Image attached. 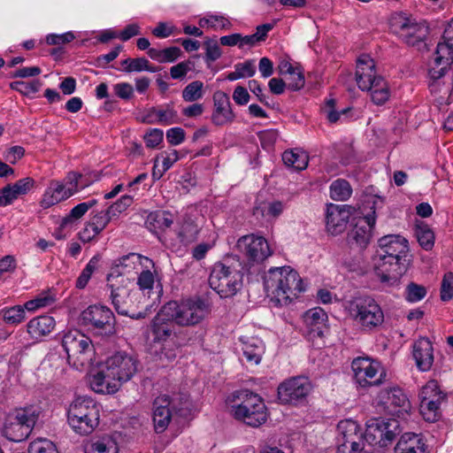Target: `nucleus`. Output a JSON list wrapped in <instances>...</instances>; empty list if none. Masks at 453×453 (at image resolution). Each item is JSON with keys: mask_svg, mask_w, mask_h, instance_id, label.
<instances>
[{"mask_svg": "<svg viewBox=\"0 0 453 453\" xmlns=\"http://www.w3.org/2000/svg\"><path fill=\"white\" fill-rule=\"evenodd\" d=\"M233 416L252 427H258L267 420V410L262 397L249 390H236L232 394Z\"/></svg>", "mask_w": 453, "mask_h": 453, "instance_id": "obj_2", "label": "nucleus"}, {"mask_svg": "<svg viewBox=\"0 0 453 453\" xmlns=\"http://www.w3.org/2000/svg\"><path fill=\"white\" fill-rule=\"evenodd\" d=\"M349 208L346 205L330 203L326 209V225L327 231L336 235L344 231L349 219Z\"/></svg>", "mask_w": 453, "mask_h": 453, "instance_id": "obj_25", "label": "nucleus"}, {"mask_svg": "<svg viewBox=\"0 0 453 453\" xmlns=\"http://www.w3.org/2000/svg\"><path fill=\"white\" fill-rule=\"evenodd\" d=\"M235 248L252 263L263 262L272 253L267 241L262 236L253 234L241 237Z\"/></svg>", "mask_w": 453, "mask_h": 453, "instance_id": "obj_20", "label": "nucleus"}, {"mask_svg": "<svg viewBox=\"0 0 453 453\" xmlns=\"http://www.w3.org/2000/svg\"><path fill=\"white\" fill-rule=\"evenodd\" d=\"M235 119L229 96L218 90L213 94V111L211 116V122L217 127L231 124Z\"/></svg>", "mask_w": 453, "mask_h": 453, "instance_id": "obj_24", "label": "nucleus"}, {"mask_svg": "<svg viewBox=\"0 0 453 453\" xmlns=\"http://www.w3.org/2000/svg\"><path fill=\"white\" fill-rule=\"evenodd\" d=\"M154 275L150 270L142 271L137 280V284L141 289H152L154 286Z\"/></svg>", "mask_w": 453, "mask_h": 453, "instance_id": "obj_63", "label": "nucleus"}, {"mask_svg": "<svg viewBox=\"0 0 453 453\" xmlns=\"http://www.w3.org/2000/svg\"><path fill=\"white\" fill-rule=\"evenodd\" d=\"M426 288L415 282H411L405 289V298L408 302L416 303L422 300L426 296Z\"/></svg>", "mask_w": 453, "mask_h": 453, "instance_id": "obj_51", "label": "nucleus"}, {"mask_svg": "<svg viewBox=\"0 0 453 453\" xmlns=\"http://www.w3.org/2000/svg\"><path fill=\"white\" fill-rule=\"evenodd\" d=\"M203 47L205 50L204 61L208 66L217 59H219L222 51L216 39L207 37L203 42Z\"/></svg>", "mask_w": 453, "mask_h": 453, "instance_id": "obj_45", "label": "nucleus"}, {"mask_svg": "<svg viewBox=\"0 0 453 453\" xmlns=\"http://www.w3.org/2000/svg\"><path fill=\"white\" fill-rule=\"evenodd\" d=\"M311 388V383L307 377H292L279 385L278 399L282 404L297 405L306 400Z\"/></svg>", "mask_w": 453, "mask_h": 453, "instance_id": "obj_14", "label": "nucleus"}, {"mask_svg": "<svg viewBox=\"0 0 453 453\" xmlns=\"http://www.w3.org/2000/svg\"><path fill=\"white\" fill-rule=\"evenodd\" d=\"M0 312L3 314L4 321L10 325H18L21 323L26 317L25 309L21 305L5 308Z\"/></svg>", "mask_w": 453, "mask_h": 453, "instance_id": "obj_43", "label": "nucleus"}, {"mask_svg": "<svg viewBox=\"0 0 453 453\" xmlns=\"http://www.w3.org/2000/svg\"><path fill=\"white\" fill-rule=\"evenodd\" d=\"M356 81L362 90L371 91L372 102L377 105L385 104L389 97L387 82L383 77L376 75L375 64L368 55L357 59Z\"/></svg>", "mask_w": 453, "mask_h": 453, "instance_id": "obj_4", "label": "nucleus"}, {"mask_svg": "<svg viewBox=\"0 0 453 453\" xmlns=\"http://www.w3.org/2000/svg\"><path fill=\"white\" fill-rule=\"evenodd\" d=\"M372 213H367L364 218L359 219L354 227L348 233V242L350 245H357L365 249L370 242L372 231L375 225V210L372 207Z\"/></svg>", "mask_w": 453, "mask_h": 453, "instance_id": "obj_23", "label": "nucleus"}, {"mask_svg": "<svg viewBox=\"0 0 453 453\" xmlns=\"http://www.w3.org/2000/svg\"><path fill=\"white\" fill-rule=\"evenodd\" d=\"M193 64L190 61H183L170 69V74L173 79H183L187 73L192 69Z\"/></svg>", "mask_w": 453, "mask_h": 453, "instance_id": "obj_56", "label": "nucleus"}, {"mask_svg": "<svg viewBox=\"0 0 453 453\" xmlns=\"http://www.w3.org/2000/svg\"><path fill=\"white\" fill-rule=\"evenodd\" d=\"M304 83V75L302 69L299 67L289 75L287 85L289 90L297 91L303 88Z\"/></svg>", "mask_w": 453, "mask_h": 453, "instance_id": "obj_55", "label": "nucleus"}, {"mask_svg": "<svg viewBox=\"0 0 453 453\" xmlns=\"http://www.w3.org/2000/svg\"><path fill=\"white\" fill-rule=\"evenodd\" d=\"M141 122L145 124L173 125L178 122L177 111L172 104H166L161 108L150 107L141 117Z\"/></svg>", "mask_w": 453, "mask_h": 453, "instance_id": "obj_28", "label": "nucleus"}, {"mask_svg": "<svg viewBox=\"0 0 453 453\" xmlns=\"http://www.w3.org/2000/svg\"><path fill=\"white\" fill-rule=\"evenodd\" d=\"M87 207L88 206L83 205L82 203L74 206L70 212L62 219L58 231H63L67 228L71 229L73 225L85 215Z\"/></svg>", "mask_w": 453, "mask_h": 453, "instance_id": "obj_42", "label": "nucleus"}, {"mask_svg": "<svg viewBox=\"0 0 453 453\" xmlns=\"http://www.w3.org/2000/svg\"><path fill=\"white\" fill-rule=\"evenodd\" d=\"M99 406L87 396L75 398L67 411L68 424L81 435L91 434L99 425Z\"/></svg>", "mask_w": 453, "mask_h": 453, "instance_id": "obj_6", "label": "nucleus"}, {"mask_svg": "<svg viewBox=\"0 0 453 453\" xmlns=\"http://www.w3.org/2000/svg\"><path fill=\"white\" fill-rule=\"evenodd\" d=\"M441 63L446 65L453 63V42L443 40L437 44L434 64L439 66Z\"/></svg>", "mask_w": 453, "mask_h": 453, "instance_id": "obj_41", "label": "nucleus"}, {"mask_svg": "<svg viewBox=\"0 0 453 453\" xmlns=\"http://www.w3.org/2000/svg\"><path fill=\"white\" fill-rule=\"evenodd\" d=\"M203 84L200 81L190 82L182 91V98L186 102H195L203 97Z\"/></svg>", "mask_w": 453, "mask_h": 453, "instance_id": "obj_47", "label": "nucleus"}, {"mask_svg": "<svg viewBox=\"0 0 453 453\" xmlns=\"http://www.w3.org/2000/svg\"><path fill=\"white\" fill-rule=\"evenodd\" d=\"M28 453H58V451L52 441L38 438L29 444Z\"/></svg>", "mask_w": 453, "mask_h": 453, "instance_id": "obj_48", "label": "nucleus"}, {"mask_svg": "<svg viewBox=\"0 0 453 453\" xmlns=\"http://www.w3.org/2000/svg\"><path fill=\"white\" fill-rule=\"evenodd\" d=\"M415 234L419 245L426 250H430L434 244V234L431 228L421 222L416 225Z\"/></svg>", "mask_w": 453, "mask_h": 453, "instance_id": "obj_40", "label": "nucleus"}, {"mask_svg": "<svg viewBox=\"0 0 453 453\" xmlns=\"http://www.w3.org/2000/svg\"><path fill=\"white\" fill-rule=\"evenodd\" d=\"M400 433L399 422L395 418H372L366 422L365 440L370 444L386 446Z\"/></svg>", "mask_w": 453, "mask_h": 453, "instance_id": "obj_13", "label": "nucleus"}, {"mask_svg": "<svg viewBox=\"0 0 453 453\" xmlns=\"http://www.w3.org/2000/svg\"><path fill=\"white\" fill-rule=\"evenodd\" d=\"M163 137L164 133L161 129L153 128L144 135V140L147 147L155 148L163 141Z\"/></svg>", "mask_w": 453, "mask_h": 453, "instance_id": "obj_61", "label": "nucleus"}, {"mask_svg": "<svg viewBox=\"0 0 453 453\" xmlns=\"http://www.w3.org/2000/svg\"><path fill=\"white\" fill-rule=\"evenodd\" d=\"M174 217L167 211H157L150 212L146 219L145 225L152 233L158 234L170 228L173 224Z\"/></svg>", "mask_w": 453, "mask_h": 453, "instance_id": "obj_35", "label": "nucleus"}, {"mask_svg": "<svg viewBox=\"0 0 453 453\" xmlns=\"http://www.w3.org/2000/svg\"><path fill=\"white\" fill-rule=\"evenodd\" d=\"M35 183L33 178L26 177L13 184H7L0 189V206L10 205L19 196L27 195L35 187Z\"/></svg>", "mask_w": 453, "mask_h": 453, "instance_id": "obj_26", "label": "nucleus"}, {"mask_svg": "<svg viewBox=\"0 0 453 453\" xmlns=\"http://www.w3.org/2000/svg\"><path fill=\"white\" fill-rule=\"evenodd\" d=\"M53 303V298L50 296H41L37 297L34 300L27 301L24 304V309L33 311H35L38 308L45 307Z\"/></svg>", "mask_w": 453, "mask_h": 453, "instance_id": "obj_62", "label": "nucleus"}, {"mask_svg": "<svg viewBox=\"0 0 453 453\" xmlns=\"http://www.w3.org/2000/svg\"><path fill=\"white\" fill-rule=\"evenodd\" d=\"M170 409L180 416H184L189 411L188 396L185 394H178L170 396Z\"/></svg>", "mask_w": 453, "mask_h": 453, "instance_id": "obj_46", "label": "nucleus"}, {"mask_svg": "<svg viewBox=\"0 0 453 453\" xmlns=\"http://www.w3.org/2000/svg\"><path fill=\"white\" fill-rule=\"evenodd\" d=\"M117 273V275H114L113 272L107 276V286L111 288V303L119 314L130 315V311L134 306V299L138 292L128 288L126 282L128 279L121 278L119 280L120 273Z\"/></svg>", "mask_w": 453, "mask_h": 453, "instance_id": "obj_12", "label": "nucleus"}, {"mask_svg": "<svg viewBox=\"0 0 453 453\" xmlns=\"http://www.w3.org/2000/svg\"><path fill=\"white\" fill-rule=\"evenodd\" d=\"M264 287L276 306L288 305L304 290L298 273L289 266L271 268L264 277Z\"/></svg>", "mask_w": 453, "mask_h": 453, "instance_id": "obj_1", "label": "nucleus"}, {"mask_svg": "<svg viewBox=\"0 0 453 453\" xmlns=\"http://www.w3.org/2000/svg\"><path fill=\"white\" fill-rule=\"evenodd\" d=\"M411 265L410 257H395L394 260H379L375 273L381 283L386 286L397 285Z\"/></svg>", "mask_w": 453, "mask_h": 453, "instance_id": "obj_19", "label": "nucleus"}, {"mask_svg": "<svg viewBox=\"0 0 453 453\" xmlns=\"http://www.w3.org/2000/svg\"><path fill=\"white\" fill-rule=\"evenodd\" d=\"M209 285L220 297H231L242 288V273L239 269L227 265L226 260L218 262L211 269Z\"/></svg>", "mask_w": 453, "mask_h": 453, "instance_id": "obj_9", "label": "nucleus"}, {"mask_svg": "<svg viewBox=\"0 0 453 453\" xmlns=\"http://www.w3.org/2000/svg\"><path fill=\"white\" fill-rule=\"evenodd\" d=\"M153 423L157 433H163L168 426L173 411L170 409V396L163 395L157 397L153 403Z\"/></svg>", "mask_w": 453, "mask_h": 453, "instance_id": "obj_27", "label": "nucleus"}, {"mask_svg": "<svg viewBox=\"0 0 453 453\" xmlns=\"http://www.w3.org/2000/svg\"><path fill=\"white\" fill-rule=\"evenodd\" d=\"M72 196V191L66 189V186L63 183L54 180L51 181L49 188L45 191L42 206L49 208Z\"/></svg>", "mask_w": 453, "mask_h": 453, "instance_id": "obj_36", "label": "nucleus"}, {"mask_svg": "<svg viewBox=\"0 0 453 453\" xmlns=\"http://www.w3.org/2000/svg\"><path fill=\"white\" fill-rule=\"evenodd\" d=\"M115 94L121 99L128 100L134 96L133 86L127 82L118 83L114 86Z\"/></svg>", "mask_w": 453, "mask_h": 453, "instance_id": "obj_64", "label": "nucleus"}, {"mask_svg": "<svg viewBox=\"0 0 453 453\" xmlns=\"http://www.w3.org/2000/svg\"><path fill=\"white\" fill-rule=\"evenodd\" d=\"M175 321L165 311V305L155 316L151 323L152 334L157 342H165L174 333Z\"/></svg>", "mask_w": 453, "mask_h": 453, "instance_id": "obj_29", "label": "nucleus"}, {"mask_svg": "<svg viewBox=\"0 0 453 453\" xmlns=\"http://www.w3.org/2000/svg\"><path fill=\"white\" fill-rule=\"evenodd\" d=\"M395 453H428L421 434L414 433L403 434L395 447Z\"/></svg>", "mask_w": 453, "mask_h": 453, "instance_id": "obj_32", "label": "nucleus"}, {"mask_svg": "<svg viewBox=\"0 0 453 453\" xmlns=\"http://www.w3.org/2000/svg\"><path fill=\"white\" fill-rule=\"evenodd\" d=\"M351 368L356 382L362 388L378 386L382 382V372L380 378L375 379L380 368L379 362L373 361L369 357H358L352 361Z\"/></svg>", "mask_w": 453, "mask_h": 453, "instance_id": "obj_21", "label": "nucleus"}, {"mask_svg": "<svg viewBox=\"0 0 453 453\" xmlns=\"http://www.w3.org/2000/svg\"><path fill=\"white\" fill-rule=\"evenodd\" d=\"M112 217L108 213V210L97 212L88 221V226H91L95 234H100L109 224Z\"/></svg>", "mask_w": 453, "mask_h": 453, "instance_id": "obj_49", "label": "nucleus"}, {"mask_svg": "<svg viewBox=\"0 0 453 453\" xmlns=\"http://www.w3.org/2000/svg\"><path fill=\"white\" fill-rule=\"evenodd\" d=\"M392 32L405 44L415 47L420 51L429 50L426 39L429 35V27L423 23L407 17L403 13H395L390 21Z\"/></svg>", "mask_w": 453, "mask_h": 453, "instance_id": "obj_7", "label": "nucleus"}, {"mask_svg": "<svg viewBox=\"0 0 453 453\" xmlns=\"http://www.w3.org/2000/svg\"><path fill=\"white\" fill-rule=\"evenodd\" d=\"M81 324L95 335L111 337L116 334L113 312L104 305H89L81 314Z\"/></svg>", "mask_w": 453, "mask_h": 453, "instance_id": "obj_11", "label": "nucleus"}, {"mask_svg": "<svg viewBox=\"0 0 453 453\" xmlns=\"http://www.w3.org/2000/svg\"><path fill=\"white\" fill-rule=\"evenodd\" d=\"M165 311L172 317L176 325L192 326L201 323L211 311L207 300L195 296L181 300L170 301L165 304Z\"/></svg>", "mask_w": 453, "mask_h": 453, "instance_id": "obj_5", "label": "nucleus"}, {"mask_svg": "<svg viewBox=\"0 0 453 453\" xmlns=\"http://www.w3.org/2000/svg\"><path fill=\"white\" fill-rule=\"evenodd\" d=\"M89 453H119V448L115 441L109 437H104L91 443Z\"/></svg>", "mask_w": 453, "mask_h": 453, "instance_id": "obj_44", "label": "nucleus"}, {"mask_svg": "<svg viewBox=\"0 0 453 453\" xmlns=\"http://www.w3.org/2000/svg\"><path fill=\"white\" fill-rule=\"evenodd\" d=\"M243 355L247 361L257 365L261 361L264 347L262 342L257 338H251L244 342L242 348Z\"/></svg>", "mask_w": 453, "mask_h": 453, "instance_id": "obj_37", "label": "nucleus"}, {"mask_svg": "<svg viewBox=\"0 0 453 453\" xmlns=\"http://www.w3.org/2000/svg\"><path fill=\"white\" fill-rule=\"evenodd\" d=\"M445 398L446 394L440 389L436 380H431L422 387L419 393L420 411L426 421L434 422L439 418L440 405Z\"/></svg>", "mask_w": 453, "mask_h": 453, "instance_id": "obj_16", "label": "nucleus"}, {"mask_svg": "<svg viewBox=\"0 0 453 453\" xmlns=\"http://www.w3.org/2000/svg\"><path fill=\"white\" fill-rule=\"evenodd\" d=\"M304 323L308 328L310 337H323L326 329L327 315L320 307L310 309L304 313Z\"/></svg>", "mask_w": 453, "mask_h": 453, "instance_id": "obj_31", "label": "nucleus"}, {"mask_svg": "<svg viewBox=\"0 0 453 453\" xmlns=\"http://www.w3.org/2000/svg\"><path fill=\"white\" fill-rule=\"evenodd\" d=\"M278 132L273 129L265 130L259 134V140L264 149L268 150L273 146L278 139Z\"/></svg>", "mask_w": 453, "mask_h": 453, "instance_id": "obj_59", "label": "nucleus"}, {"mask_svg": "<svg viewBox=\"0 0 453 453\" xmlns=\"http://www.w3.org/2000/svg\"><path fill=\"white\" fill-rule=\"evenodd\" d=\"M413 357L418 368L422 372L429 371L434 363V348L427 338H420L413 345Z\"/></svg>", "mask_w": 453, "mask_h": 453, "instance_id": "obj_30", "label": "nucleus"}, {"mask_svg": "<svg viewBox=\"0 0 453 453\" xmlns=\"http://www.w3.org/2000/svg\"><path fill=\"white\" fill-rule=\"evenodd\" d=\"M379 260H394L395 257H410L408 242L398 234H389L379 240Z\"/></svg>", "mask_w": 453, "mask_h": 453, "instance_id": "obj_22", "label": "nucleus"}, {"mask_svg": "<svg viewBox=\"0 0 453 453\" xmlns=\"http://www.w3.org/2000/svg\"><path fill=\"white\" fill-rule=\"evenodd\" d=\"M133 202L130 196H122L116 203L111 204L107 210L112 218L117 217L119 213L128 208Z\"/></svg>", "mask_w": 453, "mask_h": 453, "instance_id": "obj_54", "label": "nucleus"}, {"mask_svg": "<svg viewBox=\"0 0 453 453\" xmlns=\"http://www.w3.org/2000/svg\"><path fill=\"white\" fill-rule=\"evenodd\" d=\"M453 298V273L444 274L441 285V299L443 302L449 301Z\"/></svg>", "mask_w": 453, "mask_h": 453, "instance_id": "obj_53", "label": "nucleus"}, {"mask_svg": "<svg viewBox=\"0 0 453 453\" xmlns=\"http://www.w3.org/2000/svg\"><path fill=\"white\" fill-rule=\"evenodd\" d=\"M335 99L329 98L326 100L324 106V111L326 113V118L328 121L331 123L337 122L342 115H346L350 111V108L348 107L338 111L335 110Z\"/></svg>", "mask_w": 453, "mask_h": 453, "instance_id": "obj_52", "label": "nucleus"}, {"mask_svg": "<svg viewBox=\"0 0 453 453\" xmlns=\"http://www.w3.org/2000/svg\"><path fill=\"white\" fill-rule=\"evenodd\" d=\"M186 133L181 127H173L166 131V140L171 145H179L185 140Z\"/></svg>", "mask_w": 453, "mask_h": 453, "instance_id": "obj_58", "label": "nucleus"}, {"mask_svg": "<svg viewBox=\"0 0 453 453\" xmlns=\"http://www.w3.org/2000/svg\"><path fill=\"white\" fill-rule=\"evenodd\" d=\"M410 407L408 397L398 387L384 388L378 395L377 408L390 416L400 417L406 413Z\"/></svg>", "mask_w": 453, "mask_h": 453, "instance_id": "obj_17", "label": "nucleus"}, {"mask_svg": "<svg viewBox=\"0 0 453 453\" xmlns=\"http://www.w3.org/2000/svg\"><path fill=\"white\" fill-rule=\"evenodd\" d=\"M352 194V188L349 181L337 179L330 186V196L335 201H346Z\"/></svg>", "mask_w": 453, "mask_h": 453, "instance_id": "obj_38", "label": "nucleus"}, {"mask_svg": "<svg viewBox=\"0 0 453 453\" xmlns=\"http://www.w3.org/2000/svg\"><path fill=\"white\" fill-rule=\"evenodd\" d=\"M75 36L72 32L62 35L50 34L46 37V42L49 45H60L72 42Z\"/></svg>", "mask_w": 453, "mask_h": 453, "instance_id": "obj_60", "label": "nucleus"}, {"mask_svg": "<svg viewBox=\"0 0 453 453\" xmlns=\"http://www.w3.org/2000/svg\"><path fill=\"white\" fill-rule=\"evenodd\" d=\"M42 87V82L39 80H34L30 82L25 81H13L10 83V88L13 90L19 92L24 96H28L31 93H36Z\"/></svg>", "mask_w": 453, "mask_h": 453, "instance_id": "obj_50", "label": "nucleus"}, {"mask_svg": "<svg viewBox=\"0 0 453 453\" xmlns=\"http://www.w3.org/2000/svg\"><path fill=\"white\" fill-rule=\"evenodd\" d=\"M62 347L69 365L81 370L91 365L95 349L89 337L79 330H70L62 337Z\"/></svg>", "mask_w": 453, "mask_h": 453, "instance_id": "obj_8", "label": "nucleus"}, {"mask_svg": "<svg viewBox=\"0 0 453 453\" xmlns=\"http://www.w3.org/2000/svg\"><path fill=\"white\" fill-rule=\"evenodd\" d=\"M137 360L126 352H117L109 357L104 367L108 372V376L119 383L129 380L137 372Z\"/></svg>", "mask_w": 453, "mask_h": 453, "instance_id": "obj_18", "label": "nucleus"}, {"mask_svg": "<svg viewBox=\"0 0 453 453\" xmlns=\"http://www.w3.org/2000/svg\"><path fill=\"white\" fill-rule=\"evenodd\" d=\"M140 257H140L139 255L135 254V253H130V254H128V255H126V256L121 257L118 260V262H119V263H117V264L115 265V266L111 268V273H113V272H114V275H117V274H118V273H117V272H119V273H120V276H119V279L120 280L121 278H124V277L122 276V273H123L120 271V269H119V268H120V267H128V266H129V264H127V261H129V260H132V264H133V265H134L136 262H138V261H139Z\"/></svg>", "mask_w": 453, "mask_h": 453, "instance_id": "obj_57", "label": "nucleus"}, {"mask_svg": "<svg viewBox=\"0 0 453 453\" xmlns=\"http://www.w3.org/2000/svg\"><path fill=\"white\" fill-rule=\"evenodd\" d=\"M349 314L364 330L372 331L384 321V313L377 302L370 296L357 297L349 303Z\"/></svg>", "mask_w": 453, "mask_h": 453, "instance_id": "obj_10", "label": "nucleus"}, {"mask_svg": "<svg viewBox=\"0 0 453 453\" xmlns=\"http://www.w3.org/2000/svg\"><path fill=\"white\" fill-rule=\"evenodd\" d=\"M89 384L93 391L100 394H112L119 388V383L108 376L104 366L89 377Z\"/></svg>", "mask_w": 453, "mask_h": 453, "instance_id": "obj_33", "label": "nucleus"}, {"mask_svg": "<svg viewBox=\"0 0 453 453\" xmlns=\"http://www.w3.org/2000/svg\"><path fill=\"white\" fill-rule=\"evenodd\" d=\"M338 453H360L364 449V434L356 421L342 420L337 426Z\"/></svg>", "mask_w": 453, "mask_h": 453, "instance_id": "obj_15", "label": "nucleus"}, {"mask_svg": "<svg viewBox=\"0 0 453 453\" xmlns=\"http://www.w3.org/2000/svg\"><path fill=\"white\" fill-rule=\"evenodd\" d=\"M40 408H16L5 415L1 433L7 440L19 442L28 438L40 417Z\"/></svg>", "mask_w": 453, "mask_h": 453, "instance_id": "obj_3", "label": "nucleus"}, {"mask_svg": "<svg viewBox=\"0 0 453 453\" xmlns=\"http://www.w3.org/2000/svg\"><path fill=\"white\" fill-rule=\"evenodd\" d=\"M282 161L288 167L301 171L308 165V156L304 153L295 152L294 150H286L282 154Z\"/></svg>", "mask_w": 453, "mask_h": 453, "instance_id": "obj_39", "label": "nucleus"}, {"mask_svg": "<svg viewBox=\"0 0 453 453\" xmlns=\"http://www.w3.org/2000/svg\"><path fill=\"white\" fill-rule=\"evenodd\" d=\"M55 319L44 315L32 319L27 325V331L32 339L38 340L49 334L55 327Z\"/></svg>", "mask_w": 453, "mask_h": 453, "instance_id": "obj_34", "label": "nucleus"}]
</instances>
